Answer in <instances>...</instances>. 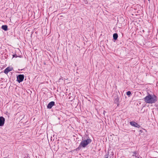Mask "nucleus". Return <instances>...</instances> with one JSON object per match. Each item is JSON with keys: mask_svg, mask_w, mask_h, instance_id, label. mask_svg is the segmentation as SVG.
<instances>
[{"mask_svg": "<svg viewBox=\"0 0 158 158\" xmlns=\"http://www.w3.org/2000/svg\"><path fill=\"white\" fill-rule=\"evenodd\" d=\"M145 102L148 103H153L157 101V98L155 95H152L150 94L145 97L144 98Z\"/></svg>", "mask_w": 158, "mask_h": 158, "instance_id": "1", "label": "nucleus"}, {"mask_svg": "<svg viewBox=\"0 0 158 158\" xmlns=\"http://www.w3.org/2000/svg\"><path fill=\"white\" fill-rule=\"evenodd\" d=\"M91 141V140L90 139H87L85 140L82 139V140L80 144L78 147L77 148V150H79L81 148H85L89 143H90Z\"/></svg>", "mask_w": 158, "mask_h": 158, "instance_id": "2", "label": "nucleus"}, {"mask_svg": "<svg viewBox=\"0 0 158 158\" xmlns=\"http://www.w3.org/2000/svg\"><path fill=\"white\" fill-rule=\"evenodd\" d=\"M24 76L23 74L19 75L17 77V81L19 83L22 82L24 78Z\"/></svg>", "mask_w": 158, "mask_h": 158, "instance_id": "3", "label": "nucleus"}, {"mask_svg": "<svg viewBox=\"0 0 158 158\" xmlns=\"http://www.w3.org/2000/svg\"><path fill=\"white\" fill-rule=\"evenodd\" d=\"M5 121V119L3 117H0V127H2L4 125Z\"/></svg>", "mask_w": 158, "mask_h": 158, "instance_id": "4", "label": "nucleus"}, {"mask_svg": "<svg viewBox=\"0 0 158 158\" xmlns=\"http://www.w3.org/2000/svg\"><path fill=\"white\" fill-rule=\"evenodd\" d=\"M130 124L132 126L139 128L140 126L137 123L134 121H131L130 122Z\"/></svg>", "mask_w": 158, "mask_h": 158, "instance_id": "5", "label": "nucleus"}, {"mask_svg": "<svg viewBox=\"0 0 158 158\" xmlns=\"http://www.w3.org/2000/svg\"><path fill=\"white\" fill-rule=\"evenodd\" d=\"M54 105L55 102L54 101L51 102L48 105L47 107L48 109H51Z\"/></svg>", "mask_w": 158, "mask_h": 158, "instance_id": "6", "label": "nucleus"}, {"mask_svg": "<svg viewBox=\"0 0 158 158\" xmlns=\"http://www.w3.org/2000/svg\"><path fill=\"white\" fill-rule=\"evenodd\" d=\"M12 69L13 68H12L8 67L5 69L4 73L5 74H7L10 71H11Z\"/></svg>", "mask_w": 158, "mask_h": 158, "instance_id": "7", "label": "nucleus"}, {"mask_svg": "<svg viewBox=\"0 0 158 158\" xmlns=\"http://www.w3.org/2000/svg\"><path fill=\"white\" fill-rule=\"evenodd\" d=\"M113 155V152H112V151L110 150H109L108 151V155H105V158H108V156H110L111 155L112 156Z\"/></svg>", "mask_w": 158, "mask_h": 158, "instance_id": "8", "label": "nucleus"}, {"mask_svg": "<svg viewBox=\"0 0 158 158\" xmlns=\"http://www.w3.org/2000/svg\"><path fill=\"white\" fill-rule=\"evenodd\" d=\"M1 28L5 31L8 30V27L6 25H2L1 27Z\"/></svg>", "mask_w": 158, "mask_h": 158, "instance_id": "9", "label": "nucleus"}, {"mask_svg": "<svg viewBox=\"0 0 158 158\" xmlns=\"http://www.w3.org/2000/svg\"><path fill=\"white\" fill-rule=\"evenodd\" d=\"M114 102L118 104L119 102V98L118 97V96H116L114 97Z\"/></svg>", "mask_w": 158, "mask_h": 158, "instance_id": "10", "label": "nucleus"}, {"mask_svg": "<svg viewBox=\"0 0 158 158\" xmlns=\"http://www.w3.org/2000/svg\"><path fill=\"white\" fill-rule=\"evenodd\" d=\"M118 37V35L117 33H114L113 35V39L115 40H116Z\"/></svg>", "mask_w": 158, "mask_h": 158, "instance_id": "11", "label": "nucleus"}, {"mask_svg": "<svg viewBox=\"0 0 158 158\" xmlns=\"http://www.w3.org/2000/svg\"><path fill=\"white\" fill-rule=\"evenodd\" d=\"M133 155H132L133 156H135V157H137L138 156L137 153L136 152H133Z\"/></svg>", "mask_w": 158, "mask_h": 158, "instance_id": "12", "label": "nucleus"}, {"mask_svg": "<svg viewBox=\"0 0 158 158\" xmlns=\"http://www.w3.org/2000/svg\"><path fill=\"white\" fill-rule=\"evenodd\" d=\"M126 94L127 95L129 96L131 94V93L130 91H128L126 93Z\"/></svg>", "mask_w": 158, "mask_h": 158, "instance_id": "13", "label": "nucleus"}, {"mask_svg": "<svg viewBox=\"0 0 158 158\" xmlns=\"http://www.w3.org/2000/svg\"><path fill=\"white\" fill-rule=\"evenodd\" d=\"M13 57H18L19 56H17L16 54L13 55Z\"/></svg>", "mask_w": 158, "mask_h": 158, "instance_id": "14", "label": "nucleus"}, {"mask_svg": "<svg viewBox=\"0 0 158 158\" xmlns=\"http://www.w3.org/2000/svg\"><path fill=\"white\" fill-rule=\"evenodd\" d=\"M148 0V1H150V0Z\"/></svg>", "mask_w": 158, "mask_h": 158, "instance_id": "15", "label": "nucleus"}, {"mask_svg": "<svg viewBox=\"0 0 158 158\" xmlns=\"http://www.w3.org/2000/svg\"><path fill=\"white\" fill-rule=\"evenodd\" d=\"M138 158H139V157H138Z\"/></svg>", "mask_w": 158, "mask_h": 158, "instance_id": "16", "label": "nucleus"}]
</instances>
